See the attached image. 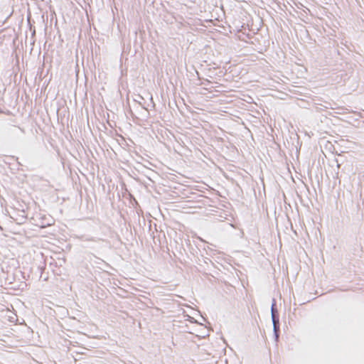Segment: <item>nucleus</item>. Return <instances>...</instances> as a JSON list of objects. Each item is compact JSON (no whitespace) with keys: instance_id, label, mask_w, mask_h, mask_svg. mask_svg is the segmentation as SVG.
<instances>
[{"instance_id":"obj_1","label":"nucleus","mask_w":364,"mask_h":364,"mask_svg":"<svg viewBox=\"0 0 364 364\" xmlns=\"http://www.w3.org/2000/svg\"><path fill=\"white\" fill-rule=\"evenodd\" d=\"M28 209L29 205L28 203L22 200H17L13 203V206L8 210V213L14 220L21 221L26 218Z\"/></svg>"}]
</instances>
